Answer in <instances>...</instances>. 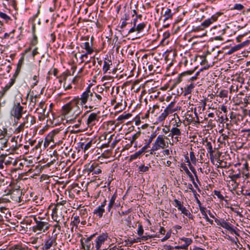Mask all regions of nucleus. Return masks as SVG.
Returning a JSON list of instances; mask_svg holds the SVG:
<instances>
[{
	"label": "nucleus",
	"mask_w": 250,
	"mask_h": 250,
	"mask_svg": "<svg viewBox=\"0 0 250 250\" xmlns=\"http://www.w3.org/2000/svg\"><path fill=\"white\" fill-rule=\"evenodd\" d=\"M78 104L74 103V99L70 103L67 104L62 107V113L67 119L72 122H75L76 117L81 112L80 110H75L74 108H78Z\"/></svg>",
	"instance_id": "obj_1"
},
{
	"label": "nucleus",
	"mask_w": 250,
	"mask_h": 250,
	"mask_svg": "<svg viewBox=\"0 0 250 250\" xmlns=\"http://www.w3.org/2000/svg\"><path fill=\"white\" fill-rule=\"evenodd\" d=\"M94 91L93 89H91V87L89 85L80 98L77 97L74 99V103L76 104H78L82 106L84 105L85 108L88 107L89 108Z\"/></svg>",
	"instance_id": "obj_2"
},
{
	"label": "nucleus",
	"mask_w": 250,
	"mask_h": 250,
	"mask_svg": "<svg viewBox=\"0 0 250 250\" xmlns=\"http://www.w3.org/2000/svg\"><path fill=\"white\" fill-rule=\"evenodd\" d=\"M36 224L32 227V231L39 234L46 232L49 229L50 225L44 218L40 216H33L32 217Z\"/></svg>",
	"instance_id": "obj_3"
},
{
	"label": "nucleus",
	"mask_w": 250,
	"mask_h": 250,
	"mask_svg": "<svg viewBox=\"0 0 250 250\" xmlns=\"http://www.w3.org/2000/svg\"><path fill=\"white\" fill-rule=\"evenodd\" d=\"M167 139V137L163 135H159L154 142L152 144V146L150 150V154H153L154 152L160 149H164L168 146V144L165 140Z\"/></svg>",
	"instance_id": "obj_4"
},
{
	"label": "nucleus",
	"mask_w": 250,
	"mask_h": 250,
	"mask_svg": "<svg viewBox=\"0 0 250 250\" xmlns=\"http://www.w3.org/2000/svg\"><path fill=\"white\" fill-rule=\"evenodd\" d=\"M26 111H24V107L20 103H14L10 110V115L11 116L19 120L23 113Z\"/></svg>",
	"instance_id": "obj_5"
},
{
	"label": "nucleus",
	"mask_w": 250,
	"mask_h": 250,
	"mask_svg": "<svg viewBox=\"0 0 250 250\" xmlns=\"http://www.w3.org/2000/svg\"><path fill=\"white\" fill-rule=\"evenodd\" d=\"M103 97L101 94H99L94 91L93 96L92 97V101L89 108L93 110L99 108L102 104Z\"/></svg>",
	"instance_id": "obj_6"
},
{
	"label": "nucleus",
	"mask_w": 250,
	"mask_h": 250,
	"mask_svg": "<svg viewBox=\"0 0 250 250\" xmlns=\"http://www.w3.org/2000/svg\"><path fill=\"white\" fill-rule=\"evenodd\" d=\"M95 234L91 235L87 238H82L80 240V242L83 249L84 250H93L95 248L94 244L91 240L95 236Z\"/></svg>",
	"instance_id": "obj_7"
},
{
	"label": "nucleus",
	"mask_w": 250,
	"mask_h": 250,
	"mask_svg": "<svg viewBox=\"0 0 250 250\" xmlns=\"http://www.w3.org/2000/svg\"><path fill=\"white\" fill-rule=\"evenodd\" d=\"M108 235L106 233H103L99 235L94 240L95 250H101L102 246L107 240Z\"/></svg>",
	"instance_id": "obj_8"
},
{
	"label": "nucleus",
	"mask_w": 250,
	"mask_h": 250,
	"mask_svg": "<svg viewBox=\"0 0 250 250\" xmlns=\"http://www.w3.org/2000/svg\"><path fill=\"white\" fill-rule=\"evenodd\" d=\"M56 237L55 236H48L44 241L43 250H48L53 246L57 245Z\"/></svg>",
	"instance_id": "obj_9"
},
{
	"label": "nucleus",
	"mask_w": 250,
	"mask_h": 250,
	"mask_svg": "<svg viewBox=\"0 0 250 250\" xmlns=\"http://www.w3.org/2000/svg\"><path fill=\"white\" fill-rule=\"evenodd\" d=\"M215 222L218 225H220L222 228L234 233L238 236L239 235L237 232L231 226H230L229 222H226L224 220H220L217 218H215Z\"/></svg>",
	"instance_id": "obj_10"
},
{
	"label": "nucleus",
	"mask_w": 250,
	"mask_h": 250,
	"mask_svg": "<svg viewBox=\"0 0 250 250\" xmlns=\"http://www.w3.org/2000/svg\"><path fill=\"white\" fill-rule=\"evenodd\" d=\"M170 133L168 136L170 137L171 138H174L176 142H179L181 140L182 132L181 130L177 127H172L170 131Z\"/></svg>",
	"instance_id": "obj_11"
},
{
	"label": "nucleus",
	"mask_w": 250,
	"mask_h": 250,
	"mask_svg": "<svg viewBox=\"0 0 250 250\" xmlns=\"http://www.w3.org/2000/svg\"><path fill=\"white\" fill-rule=\"evenodd\" d=\"M218 18L217 16L216 15H213L211 16V18H208L207 20H206L205 21H204L200 26H199L198 27H196L194 30H203L204 28H206L208 27L210 24H211L212 22L216 21L217 19Z\"/></svg>",
	"instance_id": "obj_12"
},
{
	"label": "nucleus",
	"mask_w": 250,
	"mask_h": 250,
	"mask_svg": "<svg viewBox=\"0 0 250 250\" xmlns=\"http://www.w3.org/2000/svg\"><path fill=\"white\" fill-rule=\"evenodd\" d=\"M46 107L44 102H41L39 103L36 111L38 114L47 117L49 116V112H46Z\"/></svg>",
	"instance_id": "obj_13"
},
{
	"label": "nucleus",
	"mask_w": 250,
	"mask_h": 250,
	"mask_svg": "<svg viewBox=\"0 0 250 250\" xmlns=\"http://www.w3.org/2000/svg\"><path fill=\"white\" fill-rule=\"evenodd\" d=\"M175 102H171L165 109L167 112L169 114L173 113L176 111L178 110L180 108L178 106H175Z\"/></svg>",
	"instance_id": "obj_14"
},
{
	"label": "nucleus",
	"mask_w": 250,
	"mask_h": 250,
	"mask_svg": "<svg viewBox=\"0 0 250 250\" xmlns=\"http://www.w3.org/2000/svg\"><path fill=\"white\" fill-rule=\"evenodd\" d=\"M98 120L97 114L95 113H91L87 120V124L90 125H93L95 124V121Z\"/></svg>",
	"instance_id": "obj_15"
},
{
	"label": "nucleus",
	"mask_w": 250,
	"mask_h": 250,
	"mask_svg": "<svg viewBox=\"0 0 250 250\" xmlns=\"http://www.w3.org/2000/svg\"><path fill=\"white\" fill-rule=\"evenodd\" d=\"M93 44L89 43L88 42L82 43L81 44V47L83 49H84L87 52V54H92L93 52V49L92 48Z\"/></svg>",
	"instance_id": "obj_16"
},
{
	"label": "nucleus",
	"mask_w": 250,
	"mask_h": 250,
	"mask_svg": "<svg viewBox=\"0 0 250 250\" xmlns=\"http://www.w3.org/2000/svg\"><path fill=\"white\" fill-rule=\"evenodd\" d=\"M194 72V70H188L182 73L179 76L174 80V84L179 83L182 81V77L186 75H190Z\"/></svg>",
	"instance_id": "obj_17"
},
{
	"label": "nucleus",
	"mask_w": 250,
	"mask_h": 250,
	"mask_svg": "<svg viewBox=\"0 0 250 250\" xmlns=\"http://www.w3.org/2000/svg\"><path fill=\"white\" fill-rule=\"evenodd\" d=\"M18 138V137H15V136H13L12 137L10 141L12 143L15 142V145H12L11 146H9V149H11L12 151H16L21 147V145L18 144V143L17 141Z\"/></svg>",
	"instance_id": "obj_18"
},
{
	"label": "nucleus",
	"mask_w": 250,
	"mask_h": 250,
	"mask_svg": "<svg viewBox=\"0 0 250 250\" xmlns=\"http://www.w3.org/2000/svg\"><path fill=\"white\" fill-rule=\"evenodd\" d=\"M196 86V84L194 83H191L190 84L187 85L184 88V95L186 96L187 95L190 94L194 87Z\"/></svg>",
	"instance_id": "obj_19"
},
{
	"label": "nucleus",
	"mask_w": 250,
	"mask_h": 250,
	"mask_svg": "<svg viewBox=\"0 0 250 250\" xmlns=\"http://www.w3.org/2000/svg\"><path fill=\"white\" fill-rule=\"evenodd\" d=\"M156 133L155 132L152 133L149 136H148L149 139L147 142L142 148L144 150L146 151L149 147L150 144L152 143L153 140L156 137Z\"/></svg>",
	"instance_id": "obj_20"
},
{
	"label": "nucleus",
	"mask_w": 250,
	"mask_h": 250,
	"mask_svg": "<svg viewBox=\"0 0 250 250\" xmlns=\"http://www.w3.org/2000/svg\"><path fill=\"white\" fill-rule=\"evenodd\" d=\"M111 65V61L110 60L105 59L104 62V66L103 68L104 73H106L107 72Z\"/></svg>",
	"instance_id": "obj_21"
},
{
	"label": "nucleus",
	"mask_w": 250,
	"mask_h": 250,
	"mask_svg": "<svg viewBox=\"0 0 250 250\" xmlns=\"http://www.w3.org/2000/svg\"><path fill=\"white\" fill-rule=\"evenodd\" d=\"M172 16L173 14L171 13V9L169 8H167L164 15V17H165L163 20L164 22H166V21L169 19H171Z\"/></svg>",
	"instance_id": "obj_22"
},
{
	"label": "nucleus",
	"mask_w": 250,
	"mask_h": 250,
	"mask_svg": "<svg viewBox=\"0 0 250 250\" xmlns=\"http://www.w3.org/2000/svg\"><path fill=\"white\" fill-rule=\"evenodd\" d=\"M7 137H10L8 133L7 128L4 126L0 127V139Z\"/></svg>",
	"instance_id": "obj_23"
},
{
	"label": "nucleus",
	"mask_w": 250,
	"mask_h": 250,
	"mask_svg": "<svg viewBox=\"0 0 250 250\" xmlns=\"http://www.w3.org/2000/svg\"><path fill=\"white\" fill-rule=\"evenodd\" d=\"M206 148L208 150V152L209 153V156L210 159L214 158L213 156V150L212 149L211 143L210 142H207L206 145Z\"/></svg>",
	"instance_id": "obj_24"
},
{
	"label": "nucleus",
	"mask_w": 250,
	"mask_h": 250,
	"mask_svg": "<svg viewBox=\"0 0 250 250\" xmlns=\"http://www.w3.org/2000/svg\"><path fill=\"white\" fill-rule=\"evenodd\" d=\"M104 212V208L98 206L94 210L93 213L97 215L99 218H101L103 216V213Z\"/></svg>",
	"instance_id": "obj_25"
},
{
	"label": "nucleus",
	"mask_w": 250,
	"mask_h": 250,
	"mask_svg": "<svg viewBox=\"0 0 250 250\" xmlns=\"http://www.w3.org/2000/svg\"><path fill=\"white\" fill-rule=\"evenodd\" d=\"M15 82V80L14 79H11L10 81L6 84L5 86L2 88V93L4 94L6 93L10 88L14 84Z\"/></svg>",
	"instance_id": "obj_26"
},
{
	"label": "nucleus",
	"mask_w": 250,
	"mask_h": 250,
	"mask_svg": "<svg viewBox=\"0 0 250 250\" xmlns=\"http://www.w3.org/2000/svg\"><path fill=\"white\" fill-rule=\"evenodd\" d=\"M248 168L249 167L248 163L247 162H245L243 165L242 173L243 175H245L246 177V178H248L250 175Z\"/></svg>",
	"instance_id": "obj_27"
},
{
	"label": "nucleus",
	"mask_w": 250,
	"mask_h": 250,
	"mask_svg": "<svg viewBox=\"0 0 250 250\" xmlns=\"http://www.w3.org/2000/svg\"><path fill=\"white\" fill-rule=\"evenodd\" d=\"M131 114L130 113H124L121 115H120L117 120L120 122L121 123H123L125 120L127 119L130 116H131Z\"/></svg>",
	"instance_id": "obj_28"
},
{
	"label": "nucleus",
	"mask_w": 250,
	"mask_h": 250,
	"mask_svg": "<svg viewBox=\"0 0 250 250\" xmlns=\"http://www.w3.org/2000/svg\"><path fill=\"white\" fill-rule=\"evenodd\" d=\"M10 137H4L2 139H0V143L1 144V147L3 148H7L8 146V140Z\"/></svg>",
	"instance_id": "obj_29"
},
{
	"label": "nucleus",
	"mask_w": 250,
	"mask_h": 250,
	"mask_svg": "<svg viewBox=\"0 0 250 250\" xmlns=\"http://www.w3.org/2000/svg\"><path fill=\"white\" fill-rule=\"evenodd\" d=\"M117 194L115 193L111 197L109 203L108 205V211H110L111 208H112L114 203L115 201L117 198Z\"/></svg>",
	"instance_id": "obj_30"
},
{
	"label": "nucleus",
	"mask_w": 250,
	"mask_h": 250,
	"mask_svg": "<svg viewBox=\"0 0 250 250\" xmlns=\"http://www.w3.org/2000/svg\"><path fill=\"white\" fill-rule=\"evenodd\" d=\"M145 151V150H144L142 148H141L140 150L135 152V153H134L133 154L131 155L130 156V160L132 161L133 160H135V159H137Z\"/></svg>",
	"instance_id": "obj_31"
},
{
	"label": "nucleus",
	"mask_w": 250,
	"mask_h": 250,
	"mask_svg": "<svg viewBox=\"0 0 250 250\" xmlns=\"http://www.w3.org/2000/svg\"><path fill=\"white\" fill-rule=\"evenodd\" d=\"M92 144V140L89 141L86 144H84L83 143H82L81 144V147L83 149L84 152H85L86 150H88L89 148H90L91 147Z\"/></svg>",
	"instance_id": "obj_32"
},
{
	"label": "nucleus",
	"mask_w": 250,
	"mask_h": 250,
	"mask_svg": "<svg viewBox=\"0 0 250 250\" xmlns=\"http://www.w3.org/2000/svg\"><path fill=\"white\" fill-rule=\"evenodd\" d=\"M168 115H169V114L167 112L166 110H164L163 112L158 117V121L159 122H162L164 121Z\"/></svg>",
	"instance_id": "obj_33"
},
{
	"label": "nucleus",
	"mask_w": 250,
	"mask_h": 250,
	"mask_svg": "<svg viewBox=\"0 0 250 250\" xmlns=\"http://www.w3.org/2000/svg\"><path fill=\"white\" fill-rule=\"evenodd\" d=\"M141 241V239L140 238H138L137 239H127L125 241V242L126 243V245L131 246L133 244L135 243L139 242Z\"/></svg>",
	"instance_id": "obj_34"
},
{
	"label": "nucleus",
	"mask_w": 250,
	"mask_h": 250,
	"mask_svg": "<svg viewBox=\"0 0 250 250\" xmlns=\"http://www.w3.org/2000/svg\"><path fill=\"white\" fill-rule=\"evenodd\" d=\"M180 239L181 241L185 242V244H184V245L187 248L192 242V239L189 238L183 237V238H181Z\"/></svg>",
	"instance_id": "obj_35"
},
{
	"label": "nucleus",
	"mask_w": 250,
	"mask_h": 250,
	"mask_svg": "<svg viewBox=\"0 0 250 250\" xmlns=\"http://www.w3.org/2000/svg\"><path fill=\"white\" fill-rule=\"evenodd\" d=\"M30 102L29 104V106L31 108H34L37 102V97L31 96L30 98Z\"/></svg>",
	"instance_id": "obj_36"
},
{
	"label": "nucleus",
	"mask_w": 250,
	"mask_h": 250,
	"mask_svg": "<svg viewBox=\"0 0 250 250\" xmlns=\"http://www.w3.org/2000/svg\"><path fill=\"white\" fill-rule=\"evenodd\" d=\"M29 115H27L23 118V122L22 123L25 127L28 128L31 126V123H29Z\"/></svg>",
	"instance_id": "obj_37"
},
{
	"label": "nucleus",
	"mask_w": 250,
	"mask_h": 250,
	"mask_svg": "<svg viewBox=\"0 0 250 250\" xmlns=\"http://www.w3.org/2000/svg\"><path fill=\"white\" fill-rule=\"evenodd\" d=\"M159 109V106L158 105L155 104L153 105L152 107H150L148 110V112L151 113L152 114L155 115V114H157V112H155V110H158Z\"/></svg>",
	"instance_id": "obj_38"
},
{
	"label": "nucleus",
	"mask_w": 250,
	"mask_h": 250,
	"mask_svg": "<svg viewBox=\"0 0 250 250\" xmlns=\"http://www.w3.org/2000/svg\"><path fill=\"white\" fill-rule=\"evenodd\" d=\"M150 167V165L149 164L147 166H145L144 165H141L139 167L138 170L139 171L142 172H145L148 171L149 168Z\"/></svg>",
	"instance_id": "obj_39"
},
{
	"label": "nucleus",
	"mask_w": 250,
	"mask_h": 250,
	"mask_svg": "<svg viewBox=\"0 0 250 250\" xmlns=\"http://www.w3.org/2000/svg\"><path fill=\"white\" fill-rule=\"evenodd\" d=\"M102 173V170L101 167L98 164H97L96 167L94 168L92 175L99 174Z\"/></svg>",
	"instance_id": "obj_40"
},
{
	"label": "nucleus",
	"mask_w": 250,
	"mask_h": 250,
	"mask_svg": "<svg viewBox=\"0 0 250 250\" xmlns=\"http://www.w3.org/2000/svg\"><path fill=\"white\" fill-rule=\"evenodd\" d=\"M183 169L184 170L186 174L188 175L189 177L190 180H193V178H194L191 173L189 171L188 169V168L186 166H184L182 167Z\"/></svg>",
	"instance_id": "obj_41"
},
{
	"label": "nucleus",
	"mask_w": 250,
	"mask_h": 250,
	"mask_svg": "<svg viewBox=\"0 0 250 250\" xmlns=\"http://www.w3.org/2000/svg\"><path fill=\"white\" fill-rule=\"evenodd\" d=\"M220 34L219 36L214 37V39L215 40H216V41H218V40L222 41L223 40V38L221 37V36L225 34V29H221L220 30Z\"/></svg>",
	"instance_id": "obj_42"
},
{
	"label": "nucleus",
	"mask_w": 250,
	"mask_h": 250,
	"mask_svg": "<svg viewBox=\"0 0 250 250\" xmlns=\"http://www.w3.org/2000/svg\"><path fill=\"white\" fill-rule=\"evenodd\" d=\"M145 26H146V24L145 23H144V22L140 23L138 24L137 25V26H136V30L138 32H140L144 29Z\"/></svg>",
	"instance_id": "obj_43"
},
{
	"label": "nucleus",
	"mask_w": 250,
	"mask_h": 250,
	"mask_svg": "<svg viewBox=\"0 0 250 250\" xmlns=\"http://www.w3.org/2000/svg\"><path fill=\"white\" fill-rule=\"evenodd\" d=\"M140 132L138 131L132 136V138L130 140V144H133V142L140 136Z\"/></svg>",
	"instance_id": "obj_44"
},
{
	"label": "nucleus",
	"mask_w": 250,
	"mask_h": 250,
	"mask_svg": "<svg viewBox=\"0 0 250 250\" xmlns=\"http://www.w3.org/2000/svg\"><path fill=\"white\" fill-rule=\"evenodd\" d=\"M9 250H25V249L22 248L21 245H17L11 247Z\"/></svg>",
	"instance_id": "obj_45"
},
{
	"label": "nucleus",
	"mask_w": 250,
	"mask_h": 250,
	"mask_svg": "<svg viewBox=\"0 0 250 250\" xmlns=\"http://www.w3.org/2000/svg\"><path fill=\"white\" fill-rule=\"evenodd\" d=\"M190 159L191 162L195 164L196 163V159L194 155V153L193 151H191L189 153Z\"/></svg>",
	"instance_id": "obj_46"
},
{
	"label": "nucleus",
	"mask_w": 250,
	"mask_h": 250,
	"mask_svg": "<svg viewBox=\"0 0 250 250\" xmlns=\"http://www.w3.org/2000/svg\"><path fill=\"white\" fill-rule=\"evenodd\" d=\"M0 17L6 22L10 20V17L9 16L2 12L0 13Z\"/></svg>",
	"instance_id": "obj_47"
},
{
	"label": "nucleus",
	"mask_w": 250,
	"mask_h": 250,
	"mask_svg": "<svg viewBox=\"0 0 250 250\" xmlns=\"http://www.w3.org/2000/svg\"><path fill=\"white\" fill-rule=\"evenodd\" d=\"M242 131L244 132V135L247 140L250 141V129L243 130Z\"/></svg>",
	"instance_id": "obj_48"
},
{
	"label": "nucleus",
	"mask_w": 250,
	"mask_h": 250,
	"mask_svg": "<svg viewBox=\"0 0 250 250\" xmlns=\"http://www.w3.org/2000/svg\"><path fill=\"white\" fill-rule=\"evenodd\" d=\"M228 91L226 90H221L219 93V96L221 98H226L228 96Z\"/></svg>",
	"instance_id": "obj_49"
},
{
	"label": "nucleus",
	"mask_w": 250,
	"mask_h": 250,
	"mask_svg": "<svg viewBox=\"0 0 250 250\" xmlns=\"http://www.w3.org/2000/svg\"><path fill=\"white\" fill-rule=\"evenodd\" d=\"M39 72H38L37 74H36L33 76V80L35 81V82L33 83V86H34L36 85H37L38 82H39Z\"/></svg>",
	"instance_id": "obj_50"
},
{
	"label": "nucleus",
	"mask_w": 250,
	"mask_h": 250,
	"mask_svg": "<svg viewBox=\"0 0 250 250\" xmlns=\"http://www.w3.org/2000/svg\"><path fill=\"white\" fill-rule=\"evenodd\" d=\"M186 159H187V163H188V166H189V169L191 170V171L193 172L194 174L197 173L195 169L191 165L190 162L189 161L188 158L187 157Z\"/></svg>",
	"instance_id": "obj_51"
},
{
	"label": "nucleus",
	"mask_w": 250,
	"mask_h": 250,
	"mask_svg": "<svg viewBox=\"0 0 250 250\" xmlns=\"http://www.w3.org/2000/svg\"><path fill=\"white\" fill-rule=\"evenodd\" d=\"M25 127V125H23V124L21 123L17 128H16L15 132L16 133H19L20 132L23 130L24 128Z\"/></svg>",
	"instance_id": "obj_52"
},
{
	"label": "nucleus",
	"mask_w": 250,
	"mask_h": 250,
	"mask_svg": "<svg viewBox=\"0 0 250 250\" xmlns=\"http://www.w3.org/2000/svg\"><path fill=\"white\" fill-rule=\"evenodd\" d=\"M144 233V229L142 225H139L137 230V234L139 236H142Z\"/></svg>",
	"instance_id": "obj_53"
},
{
	"label": "nucleus",
	"mask_w": 250,
	"mask_h": 250,
	"mask_svg": "<svg viewBox=\"0 0 250 250\" xmlns=\"http://www.w3.org/2000/svg\"><path fill=\"white\" fill-rule=\"evenodd\" d=\"M124 15L123 18H122L121 20H124V21H128L129 20L130 18L129 14L128 12L126 11V10L125 9L124 11Z\"/></svg>",
	"instance_id": "obj_54"
},
{
	"label": "nucleus",
	"mask_w": 250,
	"mask_h": 250,
	"mask_svg": "<svg viewBox=\"0 0 250 250\" xmlns=\"http://www.w3.org/2000/svg\"><path fill=\"white\" fill-rule=\"evenodd\" d=\"M214 194L221 200H223L224 199V196L221 194L220 191L218 190H214Z\"/></svg>",
	"instance_id": "obj_55"
},
{
	"label": "nucleus",
	"mask_w": 250,
	"mask_h": 250,
	"mask_svg": "<svg viewBox=\"0 0 250 250\" xmlns=\"http://www.w3.org/2000/svg\"><path fill=\"white\" fill-rule=\"evenodd\" d=\"M46 140H47L49 142H53L54 143V133H51L49 134L45 138Z\"/></svg>",
	"instance_id": "obj_56"
},
{
	"label": "nucleus",
	"mask_w": 250,
	"mask_h": 250,
	"mask_svg": "<svg viewBox=\"0 0 250 250\" xmlns=\"http://www.w3.org/2000/svg\"><path fill=\"white\" fill-rule=\"evenodd\" d=\"M74 226H77L80 223V218L78 216H75L73 217V220L72 221Z\"/></svg>",
	"instance_id": "obj_57"
},
{
	"label": "nucleus",
	"mask_w": 250,
	"mask_h": 250,
	"mask_svg": "<svg viewBox=\"0 0 250 250\" xmlns=\"http://www.w3.org/2000/svg\"><path fill=\"white\" fill-rule=\"evenodd\" d=\"M244 7L242 4L237 3L234 5V7L232 8V9L237 10H241L242 9H243L244 8Z\"/></svg>",
	"instance_id": "obj_58"
},
{
	"label": "nucleus",
	"mask_w": 250,
	"mask_h": 250,
	"mask_svg": "<svg viewBox=\"0 0 250 250\" xmlns=\"http://www.w3.org/2000/svg\"><path fill=\"white\" fill-rule=\"evenodd\" d=\"M244 43H241L240 44L233 46L232 47L233 48V51L235 52L240 49L242 47H244Z\"/></svg>",
	"instance_id": "obj_59"
},
{
	"label": "nucleus",
	"mask_w": 250,
	"mask_h": 250,
	"mask_svg": "<svg viewBox=\"0 0 250 250\" xmlns=\"http://www.w3.org/2000/svg\"><path fill=\"white\" fill-rule=\"evenodd\" d=\"M97 164L94 163V164H92L90 166V167L88 168V169L87 170V171L88 172L89 174V173H91V174L92 173L93 170L94 168L96 167Z\"/></svg>",
	"instance_id": "obj_60"
},
{
	"label": "nucleus",
	"mask_w": 250,
	"mask_h": 250,
	"mask_svg": "<svg viewBox=\"0 0 250 250\" xmlns=\"http://www.w3.org/2000/svg\"><path fill=\"white\" fill-rule=\"evenodd\" d=\"M181 211L182 212V213H183L186 216H188L190 214L189 211L185 207H184L183 208H182V210H181Z\"/></svg>",
	"instance_id": "obj_61"
},
{
	"label": "nucleus",
	"mask_w": 250,
	"mask_h": 250,
	"mask_svg": "<svg viewBox=\"0 0 250 250\" xmlns=\"http://www.w3.org/2000/svg\"><path fill=\"white\" fill-rule=\"evenodd\" d=\"M170 235H171V232H167L165 236L162 239L161 241L162 242H164L166 240H167L169 238V237H170Z\"/></svg>",
	"instance_id": "obj_62"
},
{
	"label": "nucleus",
	"mask_w": 250,
	"mask_h": 250,
	"mask_svg": "<svg viewBox=\"0 0 250 250\" xmlns=\"http://www.w3.org/2000/svg\"><path fill=\"white\" fill-rule=\"evenodd\" d=\"M199 209L202 215L207 213V209L205 207L200 206Z\"/></svg>",
	"instance_id": "obj_63"
},
{
	"label": "nucleus",
	"mask_w": 250,
	"mask_h": 250,
	"mask_svg": "<svg viewBox=\"0 0 250 250\" xmlns=\"http://www.w3.org/2000/svg\"><path fill=\"white\" fill-rule=\"evenodd\" d=\"M39 240V237L31 238L30 243L32 244H35L38 243Z\"/></svg>",
	"instance_id": "obj_64"
}]
</instances>
